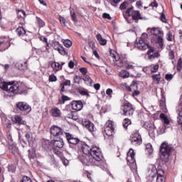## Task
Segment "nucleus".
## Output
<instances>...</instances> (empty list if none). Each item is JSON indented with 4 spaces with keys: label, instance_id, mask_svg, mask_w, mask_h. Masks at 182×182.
<instances>
[{
    "label": "nucleus",
    "instance_id": "nucleus-54",
    "mask_svg": "<svg viewBox=\"0 0 182 182\" xmlns=\"http://www.w3.org/2000/svg\"><path fill=\"white\" fill-rule=\"evenodd\" d=\"M113 94V90L108 88L106 90V95H107L108 96H109V97H112V95Z\"/></svg>",
    "mask_w": 182,
    "mask_h": 182
},
{
    "label": "nucleus",
    "instance_id": "nucleus-2",
    "mask_svg": "<svg viewBox=\"0 0 182 182\" xmlns=\"http://www.w3.org/2000/svg\"><path fill=\"white\" fill-rule=\"evenodd\" d=\"M172 150L173 148L166 142L161 144L160 147V157L162 161H164V163H167L168 161V158L170 157V154H171Z\"/></svg>",
    "mask_w": 182,
    "mask_h": 182
},
{
    "label": "nucleus",
    "instance_id": "nucleus-17",
    "mask_svg": "<svg viewBox=\"0 0 182 182\" xmlns=\"http://www.w3.org/2000/svg\"><path fill=\"white\" fill-rule=\"evenodd\" d=\"M71 107L73 110H75L76 112H80L81 109H83V102L81 101H73L71 102Z\"/></svg>",
    "mask_w": 182,
    "mask_h": 182
},
{
    "label": "nucleus",
    "instance_id": "nucleus-16",
    "mask_svg": "<svg viewBox=\"0 0 182 182\" xmlns=\"http://www.w3.org/2000/svg\"><path fill=\"white\" fill-rule=\"evenodd\" d=\"M11 122L15 123V124H19V126H21V124L23 126L26 125V121L23 120L21 115H14L11 117Z\"/></svg>",
    "mask_w": 182,
    "mask_h": 182
},
{
    "label": "nucleus",
    "instance_id": "nucleus-18",
    "mask_svg": "<svg viewBox=\"0 0 182 182\" xmlns=\"http://www.w3.org/2000/svg\"><path fill=\"white\" fill-rule=\"evenodd\" d=\"M135 154L133 149H129L127 153V160L130 164H136V158H134Z\"/></svg>",
    "mask_w": 182,
    "mask_h": 182
},
{
    "label": "nucleus",
    "instance_id": "nucleus-19",
    "mask_svg": "<svg viewBox=\"0 0 182 182\" xmlns=\"http://www.w3.org/2000/svg\"><path fill=\"white\" fill-rule=\"evenodd\" d=\"M14 84H15V81L5 82H2L0 80V89H1L2 90H6V92H9V88L11 87V86H12V85H14Z\"/></svg>",
    "mask_w": 182,
    "mask_h": 182
},
{
    "label": "nucleus",
    "instance_id": "nucleus-6",
    "mask_svg": "<svg viewBox=\"0 0 182 182\" xmlns=\"http://www.w3.org/2000/svg\"><path fill=\"white\" fill-rule=\"evenodd\" d=\"M9 92V93H13V95H26L28 90L22 84L19 85V83H16L11 85Z\"/></svg>",
    "mask_w": 182,
    "mask_h": 182
},
{
    "label": "nucleus",
    "instance_id": "nucleus-36",
    "mask_svg": "<svg viewBox=\"0 0 182 182\" xmlns=\"http://www.w3.org/2000/svg\"><path fill=\"white\" fill-rule=\"evenodd\" d=\"M79 93L80 95H82V96H87V97L90 96L89 95V92H87V90L85 89L79 90Z\"/></svg>",
    "mask_w": 182,
    "mask_h": 182
},
{
    "label": "nucleus",
    "instance_id": "nucleus-27",
    "mask_svg": "<svg viewBox=\"0 0 182 182\" xmlns=\"http://www.w3.org/2000/svg\"><path fill=\"white\" fill-rule=\"evenodd\" d=\"M62 97L60 100H58V103L60 105H65V102H68V100H70V97L64 95L63 93L61 92Z\"/></svg>",
    "mask_w": 182,
    "mask_h": 182
},
{
    "label": "nucleus",
    "instance_id": "nucleus-25",
    "mask_svg": "<svg viewBox=\"0 0 182 182\" xmlns=\"http://www.w3.org/2000/svg\"><path fill=\"white\" fill-rule=\"evenodd\" d=\"M115 60V65H117V66H119V68H123V66H124V65H126V61L123 59H122L121 58H116Z\"/></svg>",
    "mask_w": 182,
    "mask_h": 182
},
{
    "label": "nucleus",
    "instance_id": "nucleus-45",
    "mask_svg": "<svg viewBox=\"0 0 182 182\" xmlns=\"http://www.w3.org/2000/svg\"><path fill=\"white\" fill-rule=\"evenodd\" d=\"M37 21H38V25H39V26H41V28H43V26H45V21H43L41 18L37 17Z\"/></svg>",
    "mask_w": 182,
    "mask_h": 182
},
{
    "label": "nucleus",
    "instance_id": "nucleus-13",
    "mask_svg": "<svg viewBox=\"0 0 182 182\" xmlns=\"http://www.w3.org/2000/svg\"><path fill=\"white\" fill-rule=\"evenodd\" d=\"M16 106L21 112H26L27 113H30V112L32 110L31 106L25 102H17Z\"/></svg>",
    "mask_w": 182,
    "mask_h": 182
},
{
    "label": "nucleus",
    "instance_id": "nucleus-10",
    "mask_svg": "<svg viewBox=\"0 0 182 182\" xmlns=\"http://www.w3.org/2000/svg\"><path fill=\"white\" fill-rule=\"evenodd\" d=\"M121 110H122V114L124 116H127L128 117H132V116H133V114L134 113V108L133 107V105L130 103L124 105L121 107Z\"/></svg>",
    "mask_w": 182,
    "mask_h": 182
},
{
    "label": "nucleus",
    "instance_id": "nucleus-55",
    "mask_svg": "<svg viewBox=\"0 0 182 182\" xmlns=\"http://www.w3.org/2000/svg\"><path fill=\"white\" fill-rule=\"evenodd\" d=\"M135 85L136 84H134V81H133V82L131 84L129 87H126L127 90H128V92H132V87H134Z\"/></svg>",
    "mask_w": 182,
    "mask_h": 182
},
{
    "label": "nucleus",
    "instance_id": "nucleus-9",
    "mask_svg": "<svg viewBox=\"0 0 182 182\" xmlns=\"http://www.w3.org/2000/svg\"><path fill=\"white\" fill-rule=\"evenodd\" d=\"M157 176V168L154 165H149L146 174V182H153Z\"/></svg>",
    "mask_w": 182,
    "mask_h": 182
},
{
    "label": "nucleus",
    "instance_id": "nucleus-59",
    "mask_svg": "<svg viewBox=\"0 0 182 182\" xmlns=\"http://www.w3.org/2000/svg\"><path fill=\"white\" fill-rule=\"evenodd\" d=\"M74 81H75V83H80V77L76 75L75 77H74Z\"/></svg>",
    "mask_w": 182,
    "mask_h": 182
},
{
    "label": "nucleus",
    "instance_id": "nucleus-39",
    "mask_svg": "<svg viewBox=\"0 0 182 182\" xmlns=\"http://www.w3.org/2000/svg\"><path fill=\"white\" fill-rule=\"evenodd\" d=\"M152 77H153L154 80H155L158 83L160 82V80L161 79L160 74L153 75Z\"/></svg>",
    "mask_w": 182,
    "mask_h": 182
},
{
    "label": "nucleus",
    "instance_id": "nucleus-33",
    "mask_svg": "<svg viewBox=\"0 0 182 182\" xmlns=\"http://www.w3.org/2000/svg\"><path fill=\"white\" fill-rule=\"evenodd\" d=\"M129 124H132V121L128 118H125L123 121V127H124V129H127Z\"/></svg>",
    "mask_w": 182,
    "mask_h": 182
},
{
    "label": "nucleus",
    "instance_id": "nucleus-5",
    "mask_svg": "<svg viewBox=\"0 0 182 182\" xmlns=\"http://www.w3.org/2000/svg\"><path fill=\"white\" fill-rule=\"evenodd\" d=\"M149 38V35L146 33H142L141 37L137 40H136L135 47L137 48L139 50H146L149 48V43H146L147 38Z\"/></svg>",
    "mask_w": 182,
    "mask_h": 182
},
{
    "label": "nucleus",
    "instance_id": "nucleus-57",
    "mask_svg": "<svg viewBox=\"0 0 182 182\" xmlns=\"http://www.w3.org/2000/svg\"><path fill=\"white\" fill-rule=\"evenodd\" d=\"M61 84H63V86H70V80H68L66 81H64Z\"/></svg>",
    "mask_w": 182,
    "mask_h": 182
},
{
    "label": "nucleus",
    "instance_id": "nucleus-20",
    "mask_svg": "<svg viewBox=\"0 0 182 182\" xmlns=\"http://www.w3.org/2000/svg\"><path fill=\"white\" fill-rule=\"evenodd\" d=\"M148 49H149V50L147 52L149 59H156V58L160 57V54L159 53H154V48H153V47L149 46Z\"/></svg>",
    "mask_w": 182,
    "mask_h": 182
},
{
    "label": "nucleus",
    "instance_id": "nucleus-32",
    "mask_svg": "<svg viewBox=\"0 0 182 182\" xmlns=\"http://www.w3.org/2000/svg\"><path fill=\"white\" fill-rule=\"evenodd\" d=\"M51 46L55 49V50H58L60 48V43L58 41H53L51 44Z\"/></svg>",
    "mask_w": 182,
    "mask_h": 182
},
{
    "label": "nucleus",
    "instance_id": "nucleus-60",
    "mask_svg": "<svg viewBox=\"0 0 182 182\" xmlns=\"http://www.w3.org/2000/svg\"><path fill=\"white\" fill-rule=\"evenodd\" d=\"M68 67L70 69H73L75 68V63H73V61H70L68 63Z\"/></svg>",
    "mask_w": 182,
    "mask_h": 182
},
{
    "label": "nucleus",
    "instance_id": "nucleus-56",
    "mask_svg": "<svg viewBox=\"0 0 182 182\" xmlns=\"http://www.w3.org/2000/svg\"><path fill=\"white\" fill-rule=\"evenodd\" d=\"M127 5V2L124 1V2L121 4V5L119 6V8L121 9H126Z\"/></svg>",
    "mask_w": 182,
    "mask_h": 182
},
{
    "label": "nucleus",
    "instance_id": "nucleus-28",
    "mask_svg": "<svg viewBox=\"0 0 182 182\" xmlns=\"http://www.w3.org/2000/svg\"><path fill=\"white\" fill-rule=\"evenodd\" d=\"M51 114L53 117H60V109L58 108H54L51 110Z\"/></svg>",
    "mask_w": 182,
    "mask_h": 182
},
{
    "label": "nucleus",
    "instance_id": "nucleus-43",
    "mask_svg": "<svg viewBox=\"0 0 182 182\" xmlns=\"http://www.w3.org/2000/svg\"><path fill=\"white\" fill-rule=\"evenodd\" d=\"M57 80H58V77H56V75L53 74L50 75L49 82H57Z\"/></svg>",
    "mask_w": 182,
    "mask_h": 182
},
{
    "label": "nucleus",
    "instance_id": "nucleus-37",
    "mask_svg": "<svg viewBox=\"0 0 182 182\" xmlns=\"http://www.w3.org/2000/svg\"><path fill=\"white\" fill-rule=\"evenodd\" d=\"M63 45L65 48H70L72 46V41L69 39L64 40Z\"/></svg>",
    "mask_w": 182,
    "mask_h": 182
},
{
    "label": "nucleus",
    "instance_id": "nucleus-49",
    "mask_svg": "<svg viewBox=\"0 0 182 182\" xmlns=\"http://www.w3.org/2000/svg\"><path fill=\"white\" fill-rule=\"evenodd\" d=\"M159 70V65H156L154 67L151 68V72L152 73H156Z\"/></svg>",
    "mask_w": 182,
    "mask_h": 182
},
{
    "label": "nucleus",
    "instance_id": "nucleus-64",
    "mask_svg": "<svg viewBox=\"0 0 182 182\" xmlns=\"http://www.w3.org/2000/svg\"><path fill=\"white\" fill-rule=\"evenodd\" d=\"M94 89H95V90H99V89H100V84L99 83L95 84Z\"/></svg>",
    "mask_w": 182,
    "mask_h": 182
},
{
    "label": "nucleus",
    "instance_id": "nucleus-1",
    "mask_svg": "<svg viewBox=\"0 0 182 182\" xmlns=\"http://www.w3.org/2000/svg\"><path fill=\"white\" fill-rule=\"evenodd\" d=\"M77 150L80 153H83L82 155H78V159L85 166H99V163L103 159V155H102L99 147L90 146L83 141L81 142Z\"/></svg>",
    "mask_w": 182,
    "mask_h": 182
},
{
    "label": "nucleus",
    "instance_id": "nucleus-52",
    "mask_svg": "<svg viewBox=\"0 0 182 182\" xmlns=\"http://www.w3.org/2000/svg\"><path fill=\"white\" fill-rule=\"evenodd\" d=\"M21 182H32V180L31 179V178L28 177V176H23Z\"/></svg>",
    "mask_w": 182,
    "mask_h": 182
},
{
    "label": "nucleus",
    "instance_id": "nucleus-38",
    "mask_svg": "<svg viewBox=\"0 0 182 182\" xmlns=\"http://www.w3.org/2000/svg\"><path fill=\"white\" fill-rule=\"evenodd\" d=\"M58 51L59 52V53H60V55H63V56H65V55H68V52H66L63 46H60Z\"/></svg>",
    "mask_w": 182,
    "mask_h": 182
},
{
    "label": "nucleus",
    "instance_id": "nucleus-3",
    "mask_svg": "<svg viewBox=\"0 0 182 182\" xmlns=\"http://www.w3.org/2000/svg\"><path fill=\"white\" fill-rule=\"evenodd\" d=\"M123 16L127 22H129V16H132V19L136 22L139 21V19H143L141 18V14L139 11H134L133 7L128 8L124 13H123Z\"/></svg>",
    "mask_w": 182,
    "mask_h": 182
},
{
    "label": "nucleus",
    "instance_id": "nucleus-40",
    "mask_svg": "<svg viewBox=\"0 0 182 182\" xmlns=\"http://www.w3.org/2000/svg\"><path fill=\"white\" fill-rule=\"evenodd\" d=\"M25 137L28 143H31V141H32V140H33L32 135L28 132L26 133Z\"/></svg>",
    "mask_w": 182,
    "mask_h": 182
},
{
    "label": "nucleus",
    "instance_id": "nucleus-24",
    "mask_svg": "<svg viewBox=\"0 0 182 182\" xmlns=\"http://www.w3.org/2000/svg\"><path fill=\"white\" fill-rule=\"evenodd\" d=\"M96 39L98 41L100 45H102V46H105V45L107 43V40L103 38V37H102V34L100 33L96 35Z\"/></svg>",
    "mask_w": 182,
    "mask_h": 182
},
{
    "label": "nucleus",
    "instance_id": "nucleus-29",
    "mask_svg": "<svg viewBox=\"0 0 182 182\" xmlns=\"http://www.w3.org/2000/svg\"><path fill=\"white\" fill-rule=\"evenodd\" d=\"M84 82L87 84V86H92V83H93V80L89 75H85L83 78Z\"/></svg>",
    "mask_w": 182,
    "mask_h": 182
},
{
    "label": "nucleus",
    "instance_id": "nucleus-8",
    "mask_svg": "<svg viewBox=\"0 0 182 182\" xmlns=\"http://www.w3.org/2000/svg\"><path fill=\"white\" fill-rule=\"evenodd\" d=\"M50 133L53 139H56L65 136V132L61 127H58L57 125H53L50 129Z\"/></svg>",
    "mask_w": 182,
    "mask_h": 182
},
{
    "label": "nucleus",
    "instance_id": "nucleus-11",
    "mask_svg": "<svg viewBox=\"0 0 182 182\" xmlns=\"http://www.w3.org/2000/svg\"><path fill=\"white\" fill-rule=\"evenodd\" d=\"M130 141L133 146H140L142 143L141 135L139 132H135L130 136Z\"/></svg>",
    "mask_w": 182,
    "mask_h": 182
},
{
    "label": "nucleus",
    "instance_id": "nucleus-21",
    "mask_svg": "<svg viewBox=\"0 0 182 182\" xmlns=\"http://www.w3.org/2000/svg\"><path fill=\"white\" fill-rule=\"evenodd\" d=\"M156 180V182H166L164 178V171H163V169H157Z\"/></svg>",
    "mask_w": 182,
    "mask_h": 182
},
{
    "label": "nucleus",
    "instance_id": "nucleus-47",
    "mask_svg": "<svg viewBox=\"0 0 182 182\" xmlns=\"http://www.w3.org/2000/svg\"><path fill=\"white\" fill-rule=\"evenodd\" d=\"M5 46V42L4 41H0V52H4L5 49H6V47Z\"/></svg>",
    "mask_w": 182,
    "mask_h": 182
},
{
    "label": "nucleus",
    "instance_id": "nucleus-44",
    "mask_svg": "<svg viewBox=\"0 0 182 182\" xmlns=\"http://www.w3.org/2000/svg\"><path fill=\"white\" fill-rule=\"evenodd\" d=\"M182 69V59L179 58L177 63V70H181Z\"/></svg>",
    "mask_w": 182,
    "mask_h": 182
},
{
    "label": "nucleus",
    "instance_id": "nucleus-15",
    "mask_svg": "<svg viewBox=\"0 0 182 182\" xmlns=\"http://www.w3.org/2000/svg\"><path fill=\"white\" fill-rule=\"evenodd\" d=\"M143 127L148 130L149 136H154V132L156 130L154 124H151L150 122H146L144 124Z\"/></svg>",
    "mask_w": 182,
    "mask_h": 182
},
{
    "label": "nucleus",
    "instance_id": "nucleus-53",
    "mask_svg": "<svg viewBox=\"0 0 182 182\" xmlns=\"http://www.w3.org/2000/svg\"><path fill=\"white\" fill-rule=\"evenodd\" d=\"M102 17L104 18V19H109V21L112 19V17L110 16V14H109L107 13H104L102 14Z\"/></svg>",
    "mask_w": 182,
    "mask_h": 182
},
{
    "label": "nucleus",
    "instance_id": "nucleus-31",
    "mask_svg": "<svg viewBox=\"0 0 182 182\" xmlns=\"http://www.w3.org/2000/svg\"><path fill=\"white\" fill-rule=\"evenodd\" d=\"M119 76L121 77H123L124 79H126V77H129V76H130V73H129V72H127V70H122L119 73Z\"/></svg>",
    "mask_w": 182,
    "mask_h": 182
},
{
    "label": "nucleus",
    "instance_id": "nucleus-63",
    "mask_svg": "<svg viewBox=\"0 0 182 182\" xmlns=\"http://www.w3.org/2000/svg\"><path fill=\"white\" fill-rule=\"evenodd\" d=\"M110 53V56L111 58H113L114 60H116V55H114V51H112V50H110L109 51Z\"/></svg>",
    "mask_w": 182,
    "mask_h": 182
},
{
    "label": "nucleus",
    "instance_id": "nucleus-48",
    "mask_svg": "<svg viewBox=\"0 0 182 182\" xmlns=\"http://www.w3.org/2000/svg\"><path fill=\"white\" fill-rule=\"evenodd\" d=\"M161 22H164V23H167V18H166L164 13L161 14Z\"/></svg>",
    "mask_w": 182,
    "mask_h": 182
},
{
    "label": "nucleus",
    "instance_id": "nucleus-7",
    "mask_svg": "<svg viewBox=\"0 0 182 182\" xmlns=\"http://www.w3.org/2000/svg\"><path fill=\"white\" fill-rule=\"evenodd\" d=\"M51 144L55 153L60 154V151L56 150H58V149H62L63 146H65V142L63 141V138L60 136L58 138H54V139L51 141Z\"/></svg>",
    "mask_w": 182,
    "mask_h": 182
},
{
    "label": "nucleus",
    "instance_id": "nucleus-51",
    "mask_svg": "<svg viewBox=\"0 0 182 182\" xmlns=\"http://www.w3.org/2000/svg\"><path fill=\"white\" fill-rule=\"evenodd\" d=\"M79 71L82 73V75L85 76L87 73V69L86 68H81L79 69Z\"/></svg>",
    "mask_w": 182,
    "mask_h": 182
},
{
    "label": "nucleus",
    "instance_id": "nucleus-42",
    "mask_svg": "<svg viewBox=\"0 0 182 182\" xmlns=\"http://www.w3.org/2000/svg\"><path fill=\"white\" fill-rule=\"evenodd\" d=\"M18 15L21 18H25V16H26V13L23 10H18Z\"/></svg>",
    "mask_w": 182,
    "mask_h": 182
},
{
    "label": "nucleus",
    "instance_id": "nucleus-61",
    "mask_svg": "<svg viewBox=\"0 0 182 182\" xmlns=\"http://www.w3.org/2000/svg\"><path fill=\"white\" fill-rule=\"evenodd\" d=\"M174 58H175L174 51L173 50L169 51V58L170 59H174Z\"/></svg>",
    "mask_w": 182,
    "mask_h": 182
},
{
    "label": "nucleus",
    "instance_id": "nucleus-23",
    "mask_svg": "<svg viewBox=\"0 0 182 182\" xmlns=\"http://www.w3.org/2000/svg\"><path fill=\"white\" fill-rule=\"evenodd\" d=\"M82 126H84V127H85L86 129L89 132H92L95 130V124H93V123H92V122L89 120H85L82 122Z\"/></svg>",
    "mask_w": 182,
    "mask_h": 182
},
{
    "label": "nucleus",
    "instance_id": "nucleus-22",
    "mask_svg": "<svg viewBox=\"0 0 182 182\" xmlns=\"http://www.w3.org/2000/svg\"><path fill=\"white\" fill-rule=\"evenodd\" d=\"M147 31H151V35H154V36H156V38H159V36H163L164 35V33L163 31L157 28H153L150 29L149 28Z\"/></svg>",
    "mask_w": 182,
    "mask_h": 182
},
{
    "label": "nucleus",
    "instance_id": "nucleus-4",
    "mask_svg": "<svg viewBox=\"0 0 182 182\" xmlns=\"http://www.w3.org/2000/svg\"><path fill=\"white\" fill-rule=\"evenodd\" d=\"M65 136L68 141L69 147H70V149H73L74 150H77L78 147L82 144V141H80L79 138L75 137L73 135L68 132L65 133Z\"/></svg>",
    "mask_w": 182,
    "mask_h": 182
},
{
    "label": "nucleus",
    "instance_id": "nucleus-30",
    "mask_svg": "<svg viewBox=\"0 0 182 182\" xmlns=\"http://www.w3.org/2000/svg\"><path fill=\"white\" fill-rule=\"evenodd\" d=\"M156 43H158L159 48H163V45H164V43L163 42V36L156 37Z\"/></svg>",
    "mask_w": 182,
    "mask_h": 182
},
{
    "label": "nucleus",
    "instance_id": "nucleus-34",
    "mask_svg": "<svg viewBox=\"0 0 182 182\" xmlns=\"http://www.w3.org/2000/svg\"><path fill=\"white\" fill-rule=\"evenodd\" d=\"M70 16L74 22H77V18L76 17V13H75V10L73 9H70Z\"/></svg>",
    "mask_w": 182,
    "mask_h": 182
},
{
    "label": "nucleus",
    "instance_id": "nucleus-12",
    "mask_svg": "<svg viewBox=\"0 0 182 182\" xmlns=\"http://www.w3.org/2000/svg\"><path fill=\"white\" fill-rule=\"evenodd\" d=\"M105 134L110 137L114 134V126L113 125L112 121H108L105 124Z\"/></svg>",
    "mask_w": 182,
    "mask_h": 182
},
{
    "label": "nucleus",
    "instance_id": "nucleus-46",
    "mask_svg": "<svg viewBox=\"0 0 182 182\" xmlns=\"http://www.w3.org/2000/svg\"><path fill=\"white\" fill-rule=\"evenodd\" d=\"M173 77H174V75L173 74H166L165 75L166 80H168V82H170V80H172Z\"/></svg>",
    "mask_w": 182,
    "mask_h": 182
},
{
    "label": "nucleus",
    "instance_id": "nucleus-41",
    "mask_svg": "<svg viewBox=\"0 0 182 182\" xmlns=\"http://www.w3.org/2000/svg\"><path fill=\"white\" fill-rule=\"evenodd\" d=\"M59 21H60L62 26H66V19H65L64 17H63L62 16H60Z\"/></svg>",
    "mask_w": 182,
    "mask_h": 182
},
{
    "label": "nucleus",
    "instance_id": "nucleus-14",
    "mask_svg": "<svg viewBox=\"0 0 182 182\" xmlns=\"http://www.w3.org/2000/svg\"><path fill=\"white\" fill-rule=\"evenodd\" d=\"M16 33H17L18 36L21 38L23 41H26V42H28L29 41V38H28V36H26V31H25V28L22 26H19L16 28Z\"/></svg>",
    "mask_w": 182,
    "mask_h": 182
},
{
    "label": "nucleus",
    "instance_id": "nucleus-62",
    "mask_svg": "<svg viewBox=\"0 0 182 182\" xmlns=\"http://www.w3.org/2000/svg\"><path fill=\"white\" fill-rule=\"evenodd\" d=\"M167 41H168L169 42L173 41V35L168 33V36L166 37Z\"/></svg>",
    "mask_w": 182,
    "mask_h": 182
},
{
    "label": "nucleus",
    "instance_id": "nucleus-35",
    "mask_svg": "<svg viewBox=\"0 0 182 182\" xmlns=\"http://www.w3.org/2000/svg\"><path fill=\"white\" fill-rule=\"evenodd\" d=\"M146 151H147V153L149 154L153 153V146H151V144H146Z\"/></svg>",
    "mask_w": 182,
    "mask_h": 182
},
{
    "label": "nucleus",
    "instance_id": "nucleus-26",
    "mask_svg": "<svg viewBox=\"0 0 182 182\" xmlns=\"http://www.w3.org/2000/svg\"><path fill=\"white\" fill-rule=\"evenodd\" d=\"M51 68L55 72H58L62 69V65L59 63L54 62L51 63Z\"/></svg>",
    "mask_w": 182,
    "mask_h": 182
},
{
    "label": "nucleus",
    "instance_id": "nucleus-58",
    "mask_svg": "<svg viewBox=\"0 0 182 182\" xmlns=\"http://www.w3.org/2000/svg\"><path fill=\"white\" fill-rule=\"evenodd\" d=\"M62 162L64 164V166H68V164H69V161L65 158L62 159Z\"/></svg>",
    "mask_w": 182,
    "mask_h": 182
},
{
    "label": "nucleus",
    "instance_id": "nucleus-50",
    "mask_svg": "<svg viewBox=\"0 0 182 182\" xmlns=\"http://www.w3.org/2000/svg\"><path fill=\"white\" fill-rule=\"evenodd\" d=\"M159 105L161 109H164V107H166V100H161Z\"/></svg>",
    "mask_w": 182,
    "mask_h": 182
}]
</instances>
